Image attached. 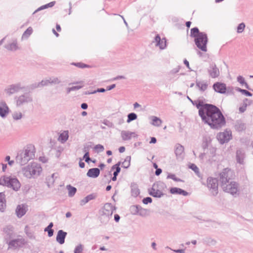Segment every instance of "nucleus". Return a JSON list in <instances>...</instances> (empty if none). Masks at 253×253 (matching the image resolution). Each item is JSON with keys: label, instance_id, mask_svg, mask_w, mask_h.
Listing matches in <instances>:
<instances>
[{"label": "nucleus", "instance_id": "53", "mask_svg": "<svg viewBox=\"0 0 253 253\" xmlns=\"http://www.w3.org/2000/svg\"><path fill=\"white\" fill-rule=\"evenodd\" d=\"M73 65H75L76 66L80 68H87L89 67L88 65L85 64L83 63H72Z\"/></svg>", "mask_w": 253, "mask_h": 253}, {"label": "nucleus", "instance_id": "26", "mask_svg": "<svg viewBox=\"0 0 253 253\" xmlns=\"http://www.w3.org/2000/svg\"><path fill=\"white\" fill-rule=\"evenodd\" d=\"M155 187L156 185L154 184L150 191L149 194L154 197L161 198L164 195V194L161 190L156 189Z\"/></svg>", "mask_w": 253, "mask_h": 253}, {"label": "nucleus", "instance_id": "35", "mask_svg": "<svg viewBox=\"0 0 253 253\" xmlns=\"http://www.w3.org/2000/svg\"><path fill=\"white\" fill-rule=\"evenodd\" d=\"M55 4V1H51V2H49V3H48L47 4H46L45 5H42V6L39 7L38 8H37L33 13L32 15H34V14H35L38 12H39L40 11H41L42 10L45 9L47 8L48 7H51L53 6Z\"/></svg>", "mask_w": 253, "mask_h": 253}, {"label": "nucleus", "instance_id": "1", "mask_svg": "<svg viewBox=\"0 0 253 253\" xmlns=\"http://www.w3.org/2000/svg\"><path fill=\"white\" fill-rule=\"evenodd\" d=\"M196 107L199 109V115L202 121L211 128L218 130L225 126V119L219 109L215 105L199 102Z\"/></svg>", "mask_w": 253, "mask_h": 253}, {"label": "nucleus", "instance_id": "39", "mask_svg": "<svg viewBox=\"0 0 253 253\" xmlns=\"http://www.w3.org/2000/svg\"><path fill=\"white\" fill-rule=\"evenodd\" d=\"M48 84H49V83L48 82L47 80H42L40 83H35V84H32V87L33 88L40 87H42L43 86L48 85Z\"/></svg>", "mask_w": 253, "mask_h": 253}, {"label": "nucleus", "instance_id": "5", "mask_svg": "<svg viewBox=\"0 0 253 253\" xmlns=\"http://www.w3.org/2000/svg\"><path fill=\"white\" fill-rule=\"evenodd\" d=\"M0 185L18 191L21 187V183L14 176L3 175L0 178Z\"/></svg>", "mask_w": 253, "mask_h": 253}, {"label": "nucleus", "instance_id": "44", "mask_svg": "<svg viewBox=\"0 0 253 253\" xmlns=\"http://www.w3.org/2000/svg\"><path fill=\"white\" fill-rule=\"evenodd\" d=\"M189 168L190 169H192L198 176H199V177L200 176V172L199 169L198 168V167L195 164H191L189 166Z\"/></svg>", "mask_w": 253, "mask_h": 253}, {"label": "nucleus", "instance_id": "36", "mask_svg": "<svg viewBox=\"0 0 253 253\" xmlns=\"http://www.w3.org/2000/svg\"><path fill=\"white\" fill-rule=\"evenodd\" d=\"M68 131L65 130L59 135L58 139L61 143H64L68 140Z\"/></svg>", "mask_w": 253, "mask_h": 253}, {"label": "nucleus", "instance_id": "32", "mask_svg": "<svg viewBox=\"0 0 253 253\" xmlns=\"http://www.w3.org/2000/svg\"><path fill=\"white\" fill-rule=\"evenodd\" d=\"M235 128L238 131H242L246 128V125L241 120L237 121L235 123Z\"/></svg>", "mask_w": 253, "mask_h": 253}, {"label": "nucleus", "instance_id": "57", "mask_svg": "<svg viewBox=\"0 0 253 253\" xmlns=\"http://www.w3.org/2000/svg\"><path fill=\"white\" fill-rule=\"evenodd\" d=\"M180 69H181V66H178L176 68H174L173 69H172L170 71L169 73L170 74H175L178 73L179 71V70H180Z\"/></svg>", "mask_w": 253, "mask_h": 253}, {"label": "nucleus", "instance_id": "60", "mask_svg": "<svg viewBox=\"0 0 253 253\" xmlns=\"http://www.w3.org/2000/svg\"><path fill=\"white\" fill-rule=\"evenodd\" d=\"M142 202H143V204H148V203H152V199L150 197H146V198H144L143 199Z\"/></svg>", "mask_w": 253, "mask_h": 253}, {"label": "nucleus", "instance_id": "22", "mask_svg": "<svg viewBox=\"0 0 253 253\" xmlns=\"http://www.w3.org/2000/svg\"><path fill=\"white\" fill-rule=\"evenodd\" d=\"M67 233L62 230L58 231L56 236V241L60 244L62 245L65 243V239Z\"/></svg>", "mask_w": 253, "mask_h": 253}, {"label": "nucleus", "instance_id": "24", "mask_svg": "<svg viewBox=\"0 0 253 253\" xmlns=\"http://www.w3.org/2000/svg\"><path fill=\"white\" fill-rule=\"evenodd\" d=\"M121 135L122 139L124 141L130 140L132 136H135L134 132L126 130H122Z\"/></svg>", "mask_w": 253, "mask_h": 253}, {"label": "nucleus", "instance_id": "56", "mask_svg": "<svg viewBox=\"0 0 253 253\" xmlns=\"http://www.w3.org/2000/svg\"><path fill=\"white\" fill-rule=\"evenodd\" d=\"M51 84H56L60 83L61 81L57 77H51Z\"/></svg>", "mask_w": 253, "mask_h": 253}, {"label": "nucleus", "instance_id": "48", "mask_svg": "<svg viewBox=\"0 0 253 253\" xmlns=\"http://www.w3.org/2000/svg\"><path fill=\"white\" fill-rule=\"evenodd\" d=\"M167 179H171L173 180L174 181L176 182H182L183 181L181 179L177 178L176 177L175 175L174 174L172 173H169V174L167 176Z\"/></svg>", "mask_w": 253, "mask_h": 253}, {"label": "nucleus", "instance_id": "62", "mask_svg": "<svg viewBox=\"0 0 253 253\" xmlns=\"http://www.w3.org/2000/svg\"><path fill=\"white\" fill-rule=\"evenodd\" d=\"M106 91V89L103 88H99L97 90H94L91 93H95L96 92H104Z\"/></svg>", "mask_w": 253, "mask_h": 253}, {"label": "nucleus", "instance_id": "38", "mask_svg": "<svg viewBox=\"0 0 253 253\" xmlns=\"http://www.w3.org/2000/svg\"><path fill=\"white\" fill-rule=\"evenodd\" d=\"M150 118L152 121V125L156 126H160L161 125L162 121L160 118L156 116H151Z\"/></svg>", "mask_w": 253, "mask_h": 253}, {"label": "nucleus", "instance_id": "46", "mask_svg": "<svg viewBox=\"0 0 253 253\" xmlns=\"http://www.w3.org/2000/svg\"><path fill=\"white\" fill-rule=\"evenodd\" d=\"M140 209V206L133 205L130 207V211L132 214L136 215L139 212V209Z\"/></svg>", "mask_w": 253, "mask_h": 253}, {"label": "nucleus", "instance_id": "29", "mask_svg": "<svg viewBox=\"0 0 253 253\" xmlns=\"http://www.w3.org/2000/svg\"><path fill=\"white\" fill-rule=\"evenodd\" d=\"M5 48L9 51H14L17 50L19 49L17 40H15L12 42L5 45Z\"/></svg>", "mask_w": 253, "mask_h": 253}, {"label": "nucleus", "instance_id": "19", "mask_svg": "<svg viewBox=\"0 0 253 253\" xmlns=\"http://www.w3.org/2000/svg\"><path fill=\"white\" fill-rule=\"evenodd\" d=\"M184 147L180 144H176L175 146L174 153L177 159H183L184 157Z\"/></svg>", "mask_w": 253, "mask_h": 253}, {"label": "nucleus", "instance_id": "7", "mask_svg": "<svg viewBox=\"0 0 253 253\" xmlns=\"http://www.w3.org/2000/svg\"><path fill=\"white\" fill-rule=\"evenodd\" d=\"M115 208L110 203H106L103 206L100 216L101 222L106 224L112 216Z\"/></svg>", "mask_w": 253, "mask_h": 253}, {"label": "nucleus", "instance_id": "13", "mask_svg": "<svg viewBox=\"0 0 253 253\" xmlns=\"http://www.w3.org/2000/svg\"><path fill=\"white\" fill-rule=\"evenodd\" d=\"M3 236L5 241L8 243L14 234L13 227L11 225H8L3 228Z\"/></svg>", "mask_w": 253, "mask_h": 253}, {"label": "nucleus", "instance_id": "17", "mask_svg": "<svg viewBox=\"0 0 253 253\" xmlns=\"http://www.w3.org/2000/svg\"><path fill=\"white\" fill-rule=\"evenodd\" d=\"M213 88L215 92L224 94L226 92V85L224 83L216 82L213 84Z\"/></svg>", "mask_w": 253, "mask_h": 253}, {"label": "nucleus", "instance_id": "3", "mask_svg": "<svg viewBox=\"0 0 253 253\" xmlns=\"http://www.w3.org/2000/svg\"><path fill=\"white\" fill-rule=\"evenodd\" d=\"M190 36L195 38V44L199 49L204 52L207 51L208 39L206 33L200 32L197 27H194L191 29Z\"/></svg>", "mask_w": 253, "mask_h": 253}, {"label": "nucleus", "instance_id": "34", "mask_svg": "<svg viewBox=\"0 0 253 253\" xmlns=\"http://www.w3.org/2000/svg\"><path fill=\"white\" fill-rule=\"evenodd\" d=\"M196 86L199 88L200 91H204L207 89L208 84L205 81H197Z\"/></svg>", "mask_w": 253, "mask_h": 253}, {"label": "nucleus", "instance_id": "63", "mask_svg": "<svg viewBox=\"0 0 253 253\" xmlns=\"http://www.w3.org/2000/svg\"><path fill=\"white\" fill-rule=\"evenodd\" d=\"M172 251L175 253H184V249H178V250H172Z\"/></svg>", "mask_w": 253, "mask_h": 253}, {"label": "nucleus", "instance_id": "15", "mask_svg": "<svg viewBox=\"0 0 253 253\" xmlns=\"http://www.w3.org/2000/svg\"><path fill=\"white\" fill-rule=\"evenodd\" d=\"M153 42L155 43V46L159 47L160 49H164L167 47V40L165 38H161L159 35L156 36Z\"/></svg>", "mask_w": 253, "mask_h": 253}, {"label": "nucleus", "instance_id": "2", "mask_svg": "<svg viewBox=\"0 0 253 253\" xmlns=\"http://www.w3.org/2000/svg\"><path fill=\"white\" fill-rule=\"evenodd\" d=\"M35 153V146L32 144H28L23 149L18 151L15 158V161L21 166L25 165L34 158Z\"/></svg>", "mask_w": 253, "mask_h": 253}, {"label": "nucleus", "instance_id": "28", "mask_svg": "<svg viewBox=\"0 0 253 253\" xmlns=\"http://www.w3.org/2000/svg\"><path fill=\"white\" fill-rule=\"evenodd\" d=\"M170 192L172 194L181 195L183 196H187L188 193L186 191L177 187H173L170 189Z\"/></svg>", "mask_w": 253, "mask_h": 253}, {"label": "nucleus", "instance_id": "33", "mask_svg": "<svg viewBox=\"0 0 253 253\" xmlns=\"http://www.w3.org/2000/svg\"><path fill=\"white\" fill-rule=\"evenodd\" d=\"M5 195L3 193H0V211H4L6 208V200Z\"/></svg>", "mask_w": 253, "mask_h": 253}, {"label": "nucleus", "instance_id": "47", "mask_svg": "<svg viewBox=\"0 0 253 253\" xmlns=\"http://www.w3.org/2000/svg\"><path fill=\"white\" fill-rule=\"evenodd\" d=\"M137 116L134 113H130L127 115V119L126 122L129 123L132 121L135 120L137 119Z\"/></svg>", "mask_w": 253, "mask_h": 253}, {"label": "nucleus", "instance_id": "11", "mask_svg": "<svg viewBox=\"0 0 253 253\" xmlns=\"http://www.w3.org/2000/svg\"><path fill=\"white\" fill-rule=\"evenodd\" d=\"M232 171L228 168L223 169V170L219 173V181L221 184V187L224 184H226L227 183L230 181Z\"/></svg>", "mask_w": 253, "mask_h": 253}, {"label": "nucleus", "instance_id": "51", "mask_svg": "<svg viewBox=\"0 0 253 253\" xmlns=\"http://www.w3.org/2000/svg\"><path fill=\"white\" fill-rule=\"evenodd\" d=\"M22 116V114L20 112H15L13 114V118L15 120L21 119Z\"/></svg>", "mask_w": 253, "mask_h": 253}, {"label": "nucleus", "instance_id": "12", "mask_svg": "<svg viewBox=\"0 0 253 253\" xmlns=\"http://www.w3.org/2000/svg\"><path fill=\"white\" fill-rule=\"evenodd\" d=\"M216 138L219 143L223 144L228 142L232 138V134L230 131L225 130L217 134Z\"/></svg>", "mask_w": 253, "mask_h": 253}, {"label": "nucleus", "instance_id": "10", "mask_svg": "<svg viewBox=\"0 0 253 253\" xmlns=\"http://www.w3.org/2000/svg\"><path fill=\"white\" fill-rule=\"evenodd\" d=\"M32 101V96L28 93H25L16 98V105L18 107L31 103Z\"/></svg>", "mask_w": 253, "mask_h": 253}, {"label": "nucleus", "instance_id": "41", "mask_svg": "<svg viewBox=\"0 0 253 253\" xmlns=\"http://www.w3.org/2000/svg\"><path fill=\"white\" fill-rule=\"evenodd\" d=\"M67 189L68 190V196L70 197H73L77 192V189L70 185L67 186Z\"/></svg>", "mask_w": 253, "mask_h": 253}, {"label": "nucleus", "instance_id": "54", "mask_svg": "<svg viewBox=\"0 0 253 253\" xmlns=\"http://www.w3.org/2000/svg\"><path fill=\"white\" fill-rule=\"evenodd\" d=\"M120 164H121V163L119 162L117 164L114 165V166H112V169H115V171L116 172L120 173V172L121 171V168L120 167Z\"/></svg>", "mask_w": 253, "mask_h": 253}, {"label": "nucleus", "instance_id": "27", "mask_svg": "<svg viewBox=\"0 0 253 253\" xmlns=\"http://www.w3.org/2000/svg\"><path fill=\"white\" fill-rule=\"evenodd\" d=\"M58 177V174L56 173H54L52 174L51 175H49L46 177V183L48 187L52 186L53 185V184L55 182V179Z\"/></svg>", "mask_w": 253, "mask_h": 253}, {"label": "nucleus", "instance_id": "25", "mask_svg": "<svg viewBox=\"0 0 253 253\" xmlns=\"http://www.w3.org/2000/svg\"><path fill=\"white\" fill-rule=\"evenodd\" d=\"M99 174L100 170L98 168H92L88 170L86 175L89 177L95 178L97 177Z\"/></svg>", "mask_w": 253, "mask_h": 253}, {"label": "nucleus", "instance_id": "20", "mask_svg": "<svg viewBox=\"0 0 253 253\" xmlns=\"http://www.w3.org/2000/svg\"><path fill=\"white\" fill-rule=\"evenodd\" d=\"M245 157L246 155L244 150L241 149H238L237 150L236 158L238 163L240 164H243Z\"/></svg>", "mask_w": 253, "mask_h": 253}, {"label": "nucleus", "instance_id": "61", "mask_svg": "<svg viewBox=\"0 0 253 253\" xmlns=\"http://www.w3.org/2000/svg\"><path fill=\"white\" fill-rule=\"evenodd\" d=\"M146 210L143 209L141 206H140V209H139V212H138L137 214H139L141 216H144L146 214Z\"/></svg>", "mask_w": 253, "mask_h": 253}, {"label": "nucleus", "instance_id": "45", "mask_svg": "<svg viewBox=\"0 0 253 253\" xmlns=\"http://www.w3.org/2000/svg\"><path fill=\"white\" fill-rule=\"evenodd\" d=\"M130 156L126 157L125 161L122 163V167L125 169H127L130 166Z\"/></svg>", "mask_w": 253, "mask_h": 253}, {"label": "nucleus", "instance_id": "50", "mask_svg": "<svg viewBox=\"0 0 253 253\" xmlns=\"http://www.w3.org/2000/svg\"><path fill=\"white\" fill-rule=\"evenodd\" d=\"M83 249V245L82 244H79L75 247L74 253H82Z\"/></svg>", "mask_w": 253, "mask_h": 253}, {"label": "nucleus", "instance_id": "23", "mask_svg": "<svg viewBox=\"0 0 253 253\" xmlns=\"http://www.w3.org/2000/svg\"><path fill=\"white\" fill-rule=\"evenodd\" d=\"M211 140L212 139L211 136L209 135H205L203 136L202 147L204 150L211 146L210 144L211 142Z\"/></svg>", "mask_w": 253, "mask_h": 253}, {"label": "nucleus", "instance_id": "16", "mask_svg": "<svg viewBox=\"0 0 253 253\" xmlns=\"http://www.w3.org/2000/svg\"><path fill=\"white\" fill-rule=\"evenodd\" d=\"M23 88L20 83L12 84L10 85L6 89L5 91L9 95L16 93Z\"/></svg>", "mask_w": 253, "mask_h": 253}, {"label": "nucleus", "instance_id": "42", "mask_svg": "<svg viewBox=\"0 0 253 253\" xmlns=\"http://www.w3.org/2000/svg\"><path fill=\"white\" fill-rule=\"evenodd\" d=\"M33 32V29L31 27H28L27 30L24 32L22 35V39H28L29 37L32 34Z\"/></svg>", "mask_w": 253, "mask_h": 253}, {"label": "nucleus", "instance_id": "4", "mask_svg": "<svg viewBox=\"0 0 253 253\" xmlns=\"http://www.w3.org/2000/svg\"><path fill=\"white\" fill-rule=\"evenodd\" d=\"M22 173L24 176L31 178L38 176L42 171L41 165L37 163H32L22 169Z\"/></svg>", "mask_w": 253, "mask_h": 253}, {"label": "nucleus", "instance_id": "52", "mask_svg": "<svg viewBox=\"0 0 253 253\" xmlns=\"http://www.w3.org/2000/svg\"><path fill=\"white\" fill-rule=\"evenodd\" d=\"M245 26V24L244 23L239 24L237 27V32L238 33H242L244 31Z\"/></svg>", "mask_w": 253, "mask_h": 253}, {"label": "nucleus", "instance_id": "18", "mask_svg": "<svg viewBox=\"0 0 253 253\" xmlns=\"http://www.w3.org/2000/svg\"><path fill=\"white\" fill-rule=\"evenodd\" d=\"M8 248H17L20 247L24 244V240L22 239H16L11 241H8Z\"/></svg>", "mask_w": 253, "mask_h": 253}, {"label": "nucleus", "instance_id": "55", "mask_svg": "<svg viewBox=\"0 0 253 253\" xmlns=\"http://www.w3.org/2000/svg\"><path fill=\"white\" fill-rule=\"evenodd\" d=\"M94 149L98 150V152H102L104 150V146L101 144H97L95 146Z\"/></svg>", "mask_w": 253, "mask_h": 253}, {"label": "nucleus", "instance_id": "8", "mask_svg": "<svg viewBox=\"0 0 253 253\" xmlns=\"http://www.w3.org/2000/svg\"><path fill=\"white\" fill-rule=\"evenodd\" d=\"M223 190L230 194L234 197L238 196L240 194L239 184L235 181H230L221 186Z\"/></svg>", "mask_w": 253, "mask_h": 253}, {"label": "nucleus", "instance_id": "21", "mask_svg": "<svg viewBox=\"0 0 253 253\" xmlns=\"http://www.w3.org/2000/svg\"><path fill=\"white\" fill-rule=\"evenodd\" d=\"M9 112V108L6 105V103L1 101L0 102V116L4 118L5 117Z\"/></svg>", "mask_w": 253, "mask_h": 253}, {"label": "nucleus", "instance_id": "30", "mask_svg": "<svg viewBox=\"0 0 253 253\" xmlns=\"http://www.w3.org/2000/svg\"><path fill=\"white\" fill-rule=\"evenodd\" d=\"M131 195L134 197L138 196L140 194L138 186L136 183H132L130 185Z\"/></svg>", "mask_w": 253, "mask_h": 253}, {"label": "nucleus", "instance_id": "49", "mask_svg": "<svg viewBox=\"0 0 253 253\" xmlns=\"http://www.w3.org/2000/svg\"><path fill=\"white\" fill-rule=\"evenodd\" d=\"M83 86V85L82 84L81 85H76L70 87H68L67 88V93H69L72 91L77 90L80 88H81Z\"/></svg>", "mask_w": 253, "mask_h": 253}, {"label": "nucleus", "instance_id": "6", "mask_svg": "<svg viewBox=\"0 0 253 253\" xmlns=\"http://www.w3.org/2000/svg\"><path fill=\"white\" fill-rule=\"evenodd\" d=\"M204 151V153H201L199 156V159L202 163L211 164L216 161V148L215 147L210 146Z\"/></svg>", "mask_w": 253, "mask_h": 253}, {"label": "nucleus", "instance_id": "58", "mask_svg": "<svg viewBox=\"0 0 253 253\" xmlns=\"http://www.w3.org/2000/svg\"><path fill=\"white\" fill-rule=\"evenodd\" d=\"M83 159L84 160V161L86 162V163H89V162L90 161H91V159L89 157V152H86L84 156V157H83Z\"/></svg>", "mask_w": 253, "mask_h": 253}, {"label": "nucleus", "instance_id": "14", "mask_svg": "<svg viewBox=\"0 0 253 253\" xmlns=\"http://www.w3.org/2000/svg\"><path fill=\"white\" fill-rule=\"evenodd\" d=\"M208 72L211 78H216L219 77L220 72L214 63H211L208 69Z\"/></svg>", "mask_w": 253, "mask_h": 253}, {"label": "nucleus", "instance_id": "31", "mask_svg": "<svg viewBox=\"0 0 253 253\" xmlns=\"http://www.w3.org/2000/svg\"><path fill=\"white\" fill-rule=\"evenodd\" d=\"M26 212V208L24 205H18L16 209V213L18 217H21Z\"/></svg>", "mask_w": 253, "mask_h": 253}, {"label": "nucleus", "instance_id": "37", "mask_svg": "<svg viewBox=\"0 0 253 253\" xmlns=\"http://www.w3.org/2000/svg\"><path fill=\"white\" fill-rule=\"evenodd\" d=\"M95 198V196L93 194L88 195L81 201L80 205L81 206H84L88 203L89 201L94 199Z\"/></svg>", "mask_w": 253, "mask_h": 253}, {"label": "nucleus", "instance_id": "64", "mask_svg": "<svg viewBox=\"0 0 253 253\" xmlns=\"http://www.w3.org/2000/svg\"><path fill=\"white\" fill-rule=\"evenodd\" d=\"M183 63H184V64L186 66V67H187V68H188L190 71H192V70L191 69V68H190V67L189 62H188L186 59H184V61H183Z\"/></svg>", "mask_w": 253, "mask_h": 253}, {"label": "nucleus", "instance_id": "43", "mask_svg": "<svg viewBox=\"0 0 253 253\" xmlns=\"http://www.w3.org/2000/svg\"><path fill=\"white\" fill-rule=\"evenodd\" d=\"M235 90L241 92L242 94L247 96H252L253 95L252 93L246 89H241L238 87H235Z\"/></svg>", "mask_w": 253, "mask_h": 253}, {"label": "nucleus", "instance_id": "40", "mask_svg": "<svg viewBox=\"0 0 253 253\" xmlns=\"http://www.w3.org/2000/svg\"><path fill=\"white\" fill-rule=\"evenodd\" d=\"M237 80L241 85H244L245 87L248 89H251L249 85L245 81V79L242 76H239L237 77Z\"/></svg>", "mask_w": 253, "mask_h": 253}, {"label": "nucleus", "instance_id": "9", "mask_svg": "<svg viewBox=\"0 0 253 253\" xmlns=\"http://www.w3.org/2000/svg\"><path fill=\"white\" fill-rule=\"evenodd\" d=\"M207 185L212 196H215L217 195L218 193V183L216 178L208 177L207 180Z\"/></svg>", "mask_w": 253, "mask_h": 253}, {"label": "nucleus", "instance_id": "59", "mask_svg": "<svg viewBox=\"0 0 253 253\" xmlns=\"http://www.w3.org/2000/svg\"><path fill=\"white\" fill-rule=\"evenodd\" d=\"M10 157L9 156H6L5 158V161L8 162V164L9 166H11L14 163V161L13 160H10Z\"/></svg>", "mask_w": 253, "mask_h": 253}]
</instances>
